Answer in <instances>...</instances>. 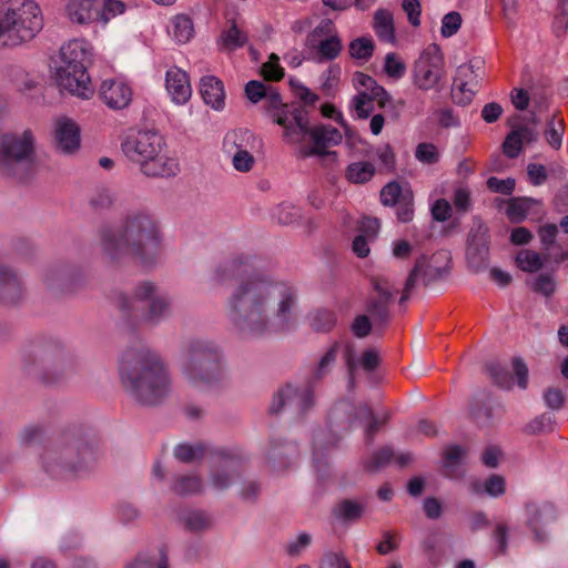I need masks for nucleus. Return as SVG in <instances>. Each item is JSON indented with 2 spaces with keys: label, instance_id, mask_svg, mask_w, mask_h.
<instances>
[{
  "label": "nucleus",
  "instance_id": "nucleus-1",
  "mask_svg": "<svg viewBox=\"0 0 568 568\" xmlns=\"http://www.w3.org/2000/svg\"><path fill=\"white\" fill-rule=\"evenodd\" d=\"M296 288L268 275L241 281L227 301V316L244 336L264 337L296 326Z\"/></svg>",
  "mask_w": 568,
  "mask_h": 568
},
{
  "label": "nucleus",
  "instance_id": "nucleus-2",
  "mask_svg": "<svg viewBox=\"0 0 568 568\" xmlns=\"http://www.w3.org/2000/svg\"><path fill=\"white\" fill-rule=\"evenodd\" d=\"M124 389L142 405H156L172 392V379L163 361L153 352H129L120 363Z\"/></svg>",
  "mask_w": 568,
  "mask_h": 568
},
{
  "label": "nucleus",
  "instance_id": "nucleus-3",
  "mask_svg": "<svg viewBox=\"0 0 568 568\" xmlns=\"http://www.w3.org/2000/svg\"><path fill=\"white\" fill-rule=\"evenodd\" d=\"M159 246L158 226L144 212L130 213L120 226L101 232V247L111 260L133 256L148 263L156 255Z\"/></svg>",
  "mask_w": 568,
  "mask_h": 568
},
{
  "label": "nucleus",
  "instance_id": "nucleus-4",
  "mask_svg": "<svg viewBox=\"0 0 568 568\" xmlns=\"http://www.w3.org/2000/svg\"><path fill=\"white\" fill-rule=\"evenodd\" d=\"M282 128V140L300 159L327 155V149L342 143L343 135L329 124L311 125L307 115L300 108L282 109L274 114Z\"/></svg>",
  "mask_w": 568,
  "mask_h": 568
},
{
  "label": "nucleus",
  "instance_id": "nucleus-5",
  "mask_svg": "<svg viewBox=\"0 0 568 568\" xmlns=\"http://www.w3.org/2000/svg\"><path fill=\"white\" fill-rule=\"evenodd\" d=\"M43 28L36 0H1L0 45L16 47L32 40Z\"/></svg>",
  "mask_w": 568,
  "mask_h": 568
},
{
  "label": "nucleus",
  "instance_id": "nucleus-6",
  "mask_svg": "<svg viewBox=\"0 0 568 568\" xmlns=\"http://www.w3.org/2000/svg\"><path fill=\"white\" fill-rule=\"evenodd\" d=\"M118 306L146 325L160 323L172 312L170 297L160 293L158 286L151 282H142L136 285L132 297L120 295Z\"/></svg>",
  "mask_w": 568,
  "mask_h": 568
},
{
  "label": "nucleus",
  "instance_id": "nucleus-7",
  "mask_svg": "<svg viewBox=\"0 0 568 568\" xmlns=\"http://www.w3.org/2000/svg\"><path fill=\"white\" fill-rule=\"evenodd\" d=\"M34 136L30 130L0 134V175L23 179L32 161Z\"/></svg>",
  "mask_w": 568,
  "mask_h": 568
},
{
  "label": "nucleus",
  "instance_id": "nucleus-8",
  "mask_svg": "<svg viewBox=\"0 0 568 568\" xmlns=\"http://www.w3.org/2000/svg\"><path fill=\"white\" fill-rule=\"evenodd\" d=\"M181 369L187 382L200 389L212 386L222 376L217 353L201 343L193 344L183 354Z\"/></svg>",
  "mask_w": 568,
  "mask_h": 568
},
{
  "label": "nucleus",
  "instance_id": "nucleus-9",
  "mask_svg": "<svg viewBox=\"0 0 568 568\" xmlns=\"http://www.w3.org/2000/svg\"><path fill=\"white\" fill-rule=\"evenodd\" d=\"M343 49L342 39L329 19H323L305 38L306 59L315 63L333 61Z\"/></svg>",
  "mask_w": 568,
  "mask_h": 568
},
{
  "label": "nucleus",
  "instance_id": "nucleus-10",
  "mask_svg": "<svg viewBox=\"0 0 568 568\" xmlns=\"http://www.w3.org/2000/svg\"><path fill=\"white\" fill-rule=\"evenodd\" d=\"M446 77L445 60L436 44L426 47L412 68V81L422 91L439 90Z\"/></svg>",
  "mask_w": 568,
  "mask_h": 568
},
{
  "label": "nucleus",
  "instance_id": "nucleus-11",
  "mask_svg": "<svg viewBox=\"0 0 568 568\" xmlns=\"http://www.w3.org/2000/svg\"><path fill=\"white\" fill-rule=\"evenodd\" d=\"M258 139L246 129H236L226 133L223 140L224 152L232 158L233 168L239 172H248L255 165L254 151Z\"/></svg>",
  "mask_w": 568,
  "mask_h": 568
},
{
  "label": "nucleus",
  "instance_id": "nucleus-12",
  "mask_svg": "<svg viewBox=\"0 0 568 568\" xmlns=\"http://www.w3.org/2000/svg\"><path fill=\"white\" fill-rule=\"evenodd\" d=\"M329 419L331 423L336 424V426L343 429L349 428L353 420L359 419L366 423L365 435L371 439L377 429L387 422L388 414L374 415L366 405L355 407L349 402H339L332 408Z\"/></svg>",
  "mask_w": 568,
  "mask_h": 568
},
{
  "label": "nucleus",
  "instance_id": "nucleus-13",
  "mask_svg": "<svg viewBox=\"0 0 568 568\" xmlns=\"http://www.w3.org/2000/svg\"><path fill=\"white\" fill-rule=\"evenodd\" d=\"M484 77L483 61L479 59L469 60L460 64L455 73L452 85V98L460 105L469 104L477 93Z\"/></svg>",
  "mask_w": 568,
  "mask_h": 568
},
{
  "label": "nucleus",
  "instance_id": "nucleus-14",
  "mask_svg": "<svg viewBox=\"0 0 568 568\" xmlns=\"http://www.w3.org/2000/svg\"><path fill=\"white\" fill-rule=\"evenodd\" d=\"M165 142L162 135L154 131H139L129 135L122 143V151L128 159L139 166L160 152Z\"/></svg>",
  "mask_w": 568,
  "mask_h": 568
},
{
  "label": "nucleus",
  "instance_id": "nucleus-15",
  "mask_svg": "<svg viewBox=\"0 0 568 568\" xmlns=\"http://www.w3.org/2000/svg\"><path fill=\"white\" fill-rule=\"evenodd\" d=\"M449 254L445 251L437 252L430 257L422 256L417 262L408 278L406 280L404 294L400 302L407 298L408 292L414 287L415 281L422 276L426 282L435 281L448 272Z\"/></svg>",
  "mask_w": 568,
  "mask_h": 568
},
{
  "label": "nucleus",
  "instance_id": "nucleus-16",
  "mask_svg": "<svg viewBox=\"0 0 568 568\" xmlns=\"http://www.w3.org/2000/svg\"><path fill=\"white\" fill-rule=\"evenodd\" d=\"M54 79L61 90L77 98L89 100L94 94L87 68H55Z\"/></svg>",
  "mask_w": 568,
  "mask_h": 568
},
{
  "label": "nucleus",
  "instance_id": "nucleus-17",
  "mask_svg": "<svg viewBox=\"0 0 568 568\" xmlns=\"http://www.w3.org/2000/svg\"><path fill=\"white\" fill-rule=\"evenodd\" d=\"M98 95L111 110H123L133 99L132 85L122 77L106 78L101 81Z\"/></svg>",
  "mask_w": 568,
  "mask_h": 568
},
{
  "label": "nucleus",
  "instance_id": "nucleus-18",
  "mask_svg": "<svg viewBox=\"0 0 568 568\" xmlns=\"http://www.w3.org/2000/svg\"><path fill=\"white\" fill-rule=\"evenodd\" d=\"M52 142L58 152L75 154L81 145V131L77 122L67 116L58 118L53 122Z\"/></svg>",
  "mask_w": 568,
  "mask_h": 568
},
{
  "label": "nucleus",
  "instance_id": "nucleus-19",
  "mask_svg": "<svg viewBox=\"0 0 568 568\" xmlns=\"http://www.w3.org/2000/svg\"><path fill=\"white\" fill-rule=\"evenodd\" d=\"M245 93L247 99L253 103L264 100L265 112L274 123H276L274 114L277 109L282 111V109L291 110L297 106L295 104L284 103L281 95L272 87H266L260 81H250L245 87Z\"/></svg>",
  "mask_w": 568,
  "mask_h": 568
},
{
  "label": "nucleus",
  "instance_id": "nucleus-20",
  "mask_svg": "<svg viewBox=\"0 0 568 568\" xmlns=\"http://www.w3.org/2000/svg\"><path fill=\"white\" fill-rule=\"evenodd\" d=\"M92 57V47L84 39H73L60 49V61L55 68H87Z\"/></svg>",
  "mask_w": 568,
  "mask_h": 568
},
{
  "label": "nucleus",
  "instance_id": "nucleus-21",
  "mask_svg": "<svg viewBox=\"0 0 568 568\" xmlns=\"http://www.w3.org/2000/svg\"><path fill=\"white\" fill-rule=\"evenodd\" d=\"M285 405L305 412L313 405V394L308 388L298 389L292 385H286L274 395L271 412L278 413Z\"/></svg>",
  "mask_w": 568,
  "mask_h": 568
},
{
  "label": "nucleus",
  "instance_id": "nucleus-22",
  "mask_svg": "<svg viewBox=\"0 0 568 568\" xmlns=\"http://www.w3.org/2000/svg\"><path fill=\"white\" fill-rule=\"evenodd\" d=\"M141 172L151 178H170L179 172V163L176 159L168 154L165 145L160 152L153 154L140 165Z\"/></svg>",
  "mask_w": 568,
  "mask_h": 568
},
{
  "label": "nucleus",
  "instance_id": "nucleus-23",
  "mask_svg": "<svg viewBox=\"0 0 568 568\" xmlns=\"http://www.w3.org/2000/svg\"><path fill=\"white\" fill-rule=\"evenodd\" d=\"M165 88L175 104H185L192 95L189 75L178 67H172L166 71Z\"/></svg>",
  "mask_w": 568,
  "mask_h": 568
},
{
  "label": "nucleus",
  "instance_id": "nucleus-24",
  "mask_svg": "<svg viewBox=\"0 0 568 568\" xmlns=\"http://www.w3.org/2000/svg\"><path fill=\"white\" fill-rule=\"evenodd\" d=\"M64 11L71 23L89 26L98 22L99 2L97 0H69Z\"/></svg>",
  "mask_w": 568,
  "mask_h": 568
},
{
  "label": "nucleus",
  "instance_id": "nucleus-25",
  "mask_svg": "<svg viewBox=\"0 0 568 568\" xmlns=\"http://www.w3.org/2000/svg\"><path fill=\"white\" fill-rule=\"evenodd\" d=\"M23 286L20 277L8 266L0 264V302L14 304L21 300Z\"/></svg>",
  "mask_w": 568,
  "mask_h": 568
},
{
  "label": "nucleus",
  "instance_id": "nucleus-26",
  "mask_svg": "<svg viewBox=\"0 0 568 568\" xmlns=\"http://www.w3.org/2000/svg\"><path fill=\"white\" fill-rule=\"evenodd\" d=\"M338 353H342L345 363L348 367L349 375L351 377L353 376L354 371L356 369L354 348L351 343L341 342L335 343L320 361L317 368V375L320 377L324 375L327 372V369L335 363Z\"/></svg>",
  "mask_w": 568,
  "mask_h": 568
},
{
  "label": "nucleus",
  "instance_id": "nucleus-27",
  "mask_svg": "<svg viewBox=\"0 0 568 568\" xmlns=\"http://www.w3.org/2000/svg\"><path fill=\"white\" fill-rule=\"evenodd\" d=\"M166 32L176 44H185L195 34L193 20L184 13L175 14L169 20Z\"/></svg>",
  "mask_w": 568,
  "mask_h": 568
},
{
  "label": "nucleus",
  "instance_id": "nucleus-28",
  "mask_svg": "<svg viewBox=\"0 0 568 568\" xmlns=\"http://www.w3.org/2000/svg\"><path fill=\"white\" fill-rule=\"evenodd\" d=\"M201 94L205 104L216 111H221L225 105V91L221 80L213 75H207L201 80Z\"/></svg>",
  "mask_w": 568,
  "mask_h": 568
},
{
  "label": "nucleus",
  "instance_id": "nucleus-29",
  "mask_svg": "<svg viewBox=\"0 0 568 568\" xmlns=\"http://www.w3.org/2000/svg\"><path fill=\"white\" fill-rule=\"evenodd\" d=\"M372 28L382 42H396L394 16L388 9L379 8L374 12Z\"/></svg>",
  "mask_w": 568,
  "mask_h": 568
},
{
  "label": "nucleus",
  "instance_id": "nucleus-30",
  "mask_svg": "<svg viewBox=\"0 0 568 568\" xmlns=\"http://www.w3.org/2000/svg\"><path fill=\"white\" fill-rule=\"evenodd\" d=\"M487 243V230L479 225L477 233H471L469 235V243L467 247V258L469 264L474 267H478L486 262L488 256Z\"/></svg>",
  "mask_w": 568,
  "mask_h": 568
},
{
  "label": "nucleus",
  "instance_id": "nucleus-31",
  "mask_svg": "<svg viewBox=\"0 0 568 568\" xmlns=\"http://www.w3.org/2000/svg\"><path fill=\"white\" fill-rule=\"evenodd\" d=\"M469 490L471 494L481 496L484 494L489 497H499L503 496L506 491V481L504 477L499 475H491L486 480L481 481L478 479H474L469 483Z\"/></svg>",
  "mask_w": 568,
  "mask_h": 568
},
{
  "label": "nucleus",
  "instance_id": "nucleus-32",
  "mask_svg": "<svg viewBox=\"0 0 568 568\" xmlns=\"http://www.w3.org/2000/svg\"><path fill=\"white\" fill-rule=\"evenodd\" d=\"M527 511L529 514V526L535 532L536 540L544 541L546 539V535H541L539 532V524H547L552 518V507L549 505H544L541 507L529 505L527 507Z\"/></svg>",
  "mask_w": 568,
  "mask_h": 568
},
{
  "label": "nucleus",
  "instance_id": "nucleus-33",
  "mask_svg": "<svg viewBox=\"0 0 568 568\" xmlns=\"http://www.w3.org/2000/svg\"><path fill=\"white\" fill-rule=\"evenodd\" d=\"M375 291L377 292L378 296L377 300L372 303L371 311L378 313L383 311L384 307L393 300L397 290L389 282V280L381 277L375 281Z\"/></svg>",
  "mask_w": 568,
  "mask_h": 568
},
{
  "label": "nucleus",
  "instance_id": "nucleus-34",
  "mask_svg": "<svg viewBox=\"0 0 568 568\" xmlns=\"http://www.w3.org/2000/svg\"><path fill=\"white\" fill-rule=\"evenodd\" d=\"M354 85L359 92H367L374 98H378L383 102L384 98L387 97L385 89L376 83V81L362 72H356L353 78Z\"/></svg>",
  "mask_w": 568,
  "mask_h": 568
},
{
  "label": "nucleus",
  "instance_id": "nucleus-35",
  "mask_svg": "<svg viewBox=\"0 0 568 568\" xmlns=\"http://www.w3.org/2000/svg\"><path fill=\"white\" fill-rule=\"evenodd\" d=\"M126 11V4L121 0H103L99 4L98 22L103 27L106 26L112 19L122 16Z\"/></svg>",
  "mask_w": 568,
  "mask_h": 568
},
{
  "label": "nucleus",
  "instance_id": "nucleus-36",
  "mask_svg": "<svg viewBox=\"0 0 568 568\" xmlns=\"http://www.w3.org/2000/svg\"><path fill=\"white\" fill-rule=\"evenodd\" d=\"M375 173V168L372 163L361 161L354 162L347 168V179L353 183H365L369 181Z\"/></svg>",
  "mask_w": 568,
  "mask_h": 568
},
{
  "label": "nucleus",
  "instance_id": "nucleus-37",
  "mask_svg": "<svg viewBox=\"0 0 568 568\" xmlns=\"http://www.w3.org/2000/svg\"><path fill=\"white\" fill-rule=\"evenodd\" d=\"M518 267L528 273H534L540 270L544 265V260L539 253L531 250H521L516 256Z\"/></svg>",
  "mask_w": 568,
  "mask_h": 568
},
{
  "label": "nucleus",
  "instance_id": "nucleus-38",
  "mask_svg": "<svg viewBox=\"0 0 568 568\" xmlns=\"http://www.w3.org/2000/svg\"><path fill=\"white\" fill-rule=\"evenodd\" d=\"M565 133V123L562 119L552 116L547 122L545 138L547 143L555 150H559L562 145V138Z\"/></svg>",
  "mask_w": 568,
  "mask_h": 568
},
{
  "label": "nucleus",
  "instance_id": "nucleus-39",
  "mask_svg": "<svg viewBox=\"0 0 568 568\" xmlns=\"http://www.w3.org/2000/svg\"><path fill=\"white\" fill-rule=\"evenodd\" d=\"M185 527L193 531H201L207 529L212 520L207 514L202 510H187L181 517Z\"/></svg>",
  "mask_w": 568,
  "mask_h": 568
},
{
  "label": "nucleus",
  "instance_id": "nucleus-40",
  "mask_svg": "<svg viewBox=\"0 0 568 568\" xmlns=\"http://www.w3.org/2000/svg\"><path fill=\"white\" fill-rule=\"evenodd\" d=\"M73 456L74 449L67 448L65 450L58 452H48L44 456L43 465L48 473L53 474L55 471L57 464L61 460L63 463V467H73Z\"/></svg>",
  "mask_w": 568,
  "mask_h": 568
},
{
  "label": "nucleus",
  "instance_id": "nucleus-41",
  "mask_svg": "<svg viewBox=\"0 0 568 568\" xmlns=\"http://www.w3.org/2000/svg\"><path fill=\"white\" fill-rule=\"evenodd\" d=\"M349 54L353 59L367 61L374 51V42L369 37H361L349 43Z\"/></svg>",
  "mask_w": 568,
  "mask_h": 568
},
{
  "label": "nucleus",
  "instance_id": "nucleus-42",
  "mask_svg": "<svg viewBox=\"0 0 568 568\" xmlns=\"http://www.w3.org/2000/svg\"><path fill=\"white\" fill-rule=\"evenodd\" d=\"M415 159L425 165H433L439 162L440 151L434 143L423 142L415 149Z\"/></svg>",
  "mask_w": 568,
  "mask_h": 568
},
{
  "label": "nucleus",
  "instance_id": "nucleus-43",
  "mask_svg": "<svg viewBox=\"0 0 568 568\" xmlns=\"http://www.w3.org/2000/svg\"><path fill=\"white\" fill-rule=\"evenodd\" d=\"M201 489L202 481L200 477L195 475L179 477L172 486V490L180 496L195 494L199 493Z\"/></svg>",
  "mask_w": 568,
  "mask_h": 568
},
{
  "label": "nucleus",
  "instance_id": "nucleus-44",
  "mask_svg": "<svg viewBox=\"0 0 568 568\" xmlns=\"http://www.w3.org/2000/svg\"><path fill=\"white\" fill-rule=\"evenodd\" d=\"M365 506L355 500H343L335 509L336 516L345 520H355L362 517Z\"/></svg>",
  "mask_w": 568,
  "mask_h": 568
},
{
  "label": "nucleus",
  "instance_id": "nucleus-45",
  "mask_svg": "<svg viewBox=\"0 0 568 568\" xmlns=\"http://www.w3.org/2000/svg\"><path fill=\"white\" fill-rule=\"evenodd\" d=\"M222 44L227 50H235L246 42V36L235 26L233 24L225 31L221 38Z\"/></svg>",
  "mask_w": 568,
  "mask_h": 568
},
{
  "label": "nucleus",
  "instance_id": "nucleus-46",
  "mask_svg": "<svg viewBox=\"0 0 568 568\" xmlns=\"http://www.w3.org/2000/svg\"><path fill=\"white\" fill-rule=\"evenodd\" d=\"M335 324L336 316L328 310H318L312 317V327L316 331H329Z\"/></svg>",
  "mask_w": 568,
  "mask_h": 568
},
{
  "label": "nucleus",
  "instance_id": "nucleus-47",
  "mask_svg": "<svg viewBox=\"0 0 568 568\" xmlns=\"http://www.w3.org/2000/svg\"><path fill=\"white\" fill-rule=\"evenodd\" d=\"M384 70L388 77L400 79L405 74L406 64L396 53H387L385 57Z\"/></svg>",
  "mask_w": 568,
  "mask_h": 568
},
{
  "label": "nucleus",
  "instance_id": "nucleus-48",
  "mask_svg": "<svg viewBox=\"0 0 568 568\" xmlns=\"http://www.w3.org/2000/svg\"><path fill=\"white\" fill-rule=\"evenodd\" d=\"M375 98L367 92H359L352 99L351 106L356 112L358 118L365 119L372 112V101Z\"/></svg>",
  "mask_w": 568,
  "mask_h": 568
},
{
  "label": "nucleus",
  "instance_id": "nucleus-49",
  "mask_svg": "<svg viewBox=\"0 0 568 568\" xmlns=\"http://www.w3.org/2000/svg\"><path fill=\"white\" fill-rule=\"evenodd\" d=\"M405 193L397 182L386 184L381 191V201L384 205L393 206L402 200Z\"/></svg>",
  "mask_w": 568,
  "mask_h": 568
},
{
  "label": "nucleus",
  "instance_id": "nucleus-50",
  "mask_svg": "<svg viewBox=\"0 0 568 568\" xmlns=\"http://www.w3.org/2000/svg\"><path fill=\"white\" fill-rule=\"evenodd\" d=\"M174 456L183 463H192L203 456L202 446L181 444L174 449Z\"/></svg>",
  "mask_w": 568,
  "mask_h": 568
},
{
  "label": "nucleus",
  "instance_id": "nucleus-51",
  "mask_svg": "<svg viewBox=\"0 0 568 568\" xmlns=\"http://www.w3.org/2000/svg\"><path fill=\"white\" fill-rule=\"evenodd\" d=\"M462 26V17L458 12H449L442 20L440 33L444 38L453 37Z\"/></svg>",
  "mask_w": 568,
  "mask_h": 568
},
{
  "label": "nucleus",
  "instance_id": "nucleus-52",
  "mask_svg": "<svg viewBox=\"0 0 568 568\" xmlns=\"http://www.w3.org/2000/svg\"><path fill=\"white\" fill-rule=\"evenodd\" d=\"M262 74L266 80H280L284 75L276 54L272 53L268 61L262 65Z\"/></svg>",
  "mask_w": 568,
  "mask_h": 568
},
{
  "label": "nucleus",
  "instance_id": "nucleus-53",
  "mask_svg": "<svg viewBox=\"0 0 568 568\" xmlns=\"http://www.w3.org/2000/svg\"><path fill=\"white\" fill-rule=\"evenodd\" d=\"M523 145V140H520L519 134L513 129L503 143V150L508 158L514 159L519 155Z\"/></svg>",
  "mask_w": 568,
  "mask_h": 568
},
{
  "label": "nucleus",
  "instance_id": "nucleus-54",
  "mask_svg": "<svg viewBox=\"0 0 568 568\" xmlns=\"http://www.w3.org/2000/svg\"><path fill=\"white\" fill-rule=\"evenodd\" d=\"M398 207L396 211L397 219L400 222H409L412 221L414 216V209H413V194L412 192L407 191L405 192V195H403L399 203H397Z\"/></svg>",
  "mask_w": 568,
  "mask_h": 568
},
{
  "label": "nucleus",
  "instance_id": "nucleus-55",
  "mask_svg": "<svg viewBox=\"0 0 568 568\" xmlns=\"http://www.w3.org/2000/svg\"><path fill=\"white\" fill-rule=\"evenodd\" d=\"M531 287L537 293H540L545 296H550L556 291V282L552 276L541 274L535 278V281L531 284Z\"/></svg>",
  "mask_w": 568,
  "mask_h": 568
},
{
  "label": "nucleus",
  "instance_id": "nucleus-56",
  "mask_svg": "<svg viewBox=\"0 0 568 568\" xmlns=\"http://www.w3.org/2000/svg\"><path fill=\"white\" fill-rule=\"evenodd\" d=\"M242 264V260H234L219 267L215 272V281L217 283H223L227 278L236 276L241 271L240 268Z\"/></svg>",
  "mask_w": 568,
  "mask_h": 568
},
{
  "label": "nucleus",
  "instance_id": "nucleus-57",
  "mask_svg": "<svg viewBox=\"0 0 568 568\" xmlns=\"http://www.w3.org/2000/svg\"><path fill=\"white\" fill-rule=\"evenodd\" d=\"M300 215L298 209L292 204H281L274 211V217L281 224H291L293 223Z\"/></svg>",
  "mask_w": 568,
  "mask_h": 568
},
{
  "label": "nucleus",
  "instance_id": "nucleus-58",
  "mask_svg": "<svg viewBox=\"0 0 568 568\" xmlns=\"http://www.w3.org/2000/svg\"><path fill=\"white\" fill-rule=\"evenodd\" d=\"M341 73V68L337 64L331 65L322 75L323 89L327 92L334 91L338 85Z\"/></svg>",
  "mask_w": 568,
  "mask_h": 568
},
{
  "label": "nucleus",
  "instance_id": "nucleus-59",
  "mask_svg": "<svg viewBox=\"0 0 568 568\" xmlns=\"http://www.w3.org/2000/svg\"><path fill=\"white\" fill-rule=\"evenodd\" d=\"M318 568H352V566L342 554L327 552L322 558Z\"/></svg>",
  "mask_w": 568,
  "mask_h": 568
},
{
  "label": "nucleus",
  "instance_id": "nucleus-60",
  "mask_svg": "<svg viewBox=\"0 0 568 568\" xmlns=\"http://www.w3.org/2000/svg\"><path fill=\"white\" fill-rule=\"evenodd\" d=\"M404 12L407 14L408 21L412 26L418 27L420 24V3L418 0H404L402 3Z\"/></svg>",
  "mask_w": 568,
  "mask_h": 568
},
{
  "label": "nucleus",
  "instance_id": "nucleus-61",
  "mask_svg": "<svg viewBox=\"0 0 568 568\" xmlns=\"http://www.w3.org/2000/svg\"><path fill=\"white\" fill-rule=\"evenodd\" d=\"M312 541L311 535L306 532H301L297 535L295 539L288 542L287 545V552L291 556H298L302 551H304Z\"/></svg>",
  "mask_w": 568,
  "mask_h": 568
},
{
  "label": "nucleus",
  "instance_id": "nucleus-62",
  "mask_svg": "<svg viewBox=\"0 0 568 568\" xmlns=\"http://www.w3.org/2000/svg\"><path fill=\"white\" fill-rule=\"evenodd\" d=\"M432 215L436 221H447L452 215V206L449 202L444 199L437 200L432 206Z\"/></svg>",
  "mask_w": 568,
  "mask_h": 568
},
{
  "label": "nucleus",
  "instance_id": "nucleus-63",
  "mask_svg": "<svg viewBox=\"0 0 568 568\" xmlns=\"http://www.w3.org/2000/svg\"><path fill=\"white\" fill-rule=\"evenodd\" d=\"M544 399L546 402V405L550 409L558 410L564 406L565 403V396L559 388H549L544 394Z\"/></svg>",
  "mask_w": 568,
  "mask_h": 568
},
{
  "label": "nucleus",
  "instance_id": "nucleus-64",
  "mask_svg": "<svg viewBox=\"0 0 568 568\" xmlns=\"http://www.w3.org/2000/svg\"><path fill=\"white\" fill-rule=\"evenodd\" d=\"M503 14L509 26H515L518 18L519 0H501Z\"/></svg>",
  "mask_w": 568,
  "mask_h": 568
}]
</instances>
